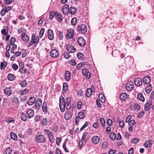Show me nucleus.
I'll list each match as a JSON object with an SVG mask.
<instances>
[{"label": "nucleus", "mask_w": 154, "mask_h": 154, "mask_svg": "<svg viewBox=\"0 0 154 154\" xmlns=\"http://www.w3.org/2000/svg\"><path fill=\"white\" fill-rule=\"evenodd\" d=\"M66 142L65 141L63 144V147L65 152H69V151H72L73 149V146L71 143H69L67 146H66Z\"/></svg>", "instance_id": "nucleus-1"}, {"label": "nucleus", "mask_w": 154, "mask_h": 154, "mask_svg": "<svg viewBox=\"0 0 154 154\" xmlns=\"http://www.w3.org/2000/svg\"><path fill=\"white\" fill-rule=\"evenodd\" d=\"M77 30L79 32H81L82 33H85L87 32V28L85 24H82L78 26Z\"/></svg>", "instance_id": "nucleus-2"}, {"label": "nucleus", "mask_w": 154, "mask_h": 154, "mask_svg": "<svg viewBox=\"0 0 154 154\" xmlns=\"http://www.w3.org/2000/svg\"><path fill=\"white\" fill-rule=\"evenodd\" d=\"M35 140L39 143H43L45 142L46 138L44 135H39L35 137Z\"/></svg>", "instance_id": "nucleus-3"}, {"label": "nucleus", "mask_w": 154, "mask_h": 154, "mask_svg": "<svg viewBox=\"0 0 154 154\" xmlns=\"http://www.w3.org/2000/svg\"><path fill=\"white\" fill-rule=\"evenodd\" d=\"M42 104V100L41 99L39 98L36 101L35 106L34 108L35 109L37 110L40 109Z\"/></svg>", "instance_id": "nucleus-4"}, {"label": "nucleus", "mask_w": 154, "mask_h": 154, "mask_svg": "<svg viewBox=\"0 0 154 154\" xmlns=\"http://www.w3.org/2000/svg\"><path fill=\"white\" fill-rule=\"evenodd\" d=\"M95 91L94 87L92 86L91 88H88L86 91V95L88 97H89Z\"/></svg>", "instance_id": "nucleus-5"}, {"label": "nucleus", "mask_w": 154, "mask_h": 154, "mask_svg": "<svg viewBox=\"0 0 154 154\" xmlns=\"http://www.w3.org/2000/svg\"><path fill=\"white\" fill-rule=\"evenodd\" d=\"M83 75L86 77L87 79H89L91 77V74L86 68H84L82 70Z\"/></svg>", "instance_id": "nucleus-6"}, {"label": "nucleus", "mask_w": 154, "mask_h": 154, "mask_svg": "<svg viewBox=\"0 0 154 154\" xmlns=\"http://www.w3.org/2000/svg\"><path fill=\"white\" fill-rule=\"evenodd\" d=\"M78 42L79 45L82 47L84 46L86 44V42L85 39L82 37H80L78 38Z\"/></svg>", "instance_id": "nucleus-7"}, {"label": "nucleus", "mask_w": 154, "mask_h": 154, "mask_svg": "<svg viewBox=\"0 0 154 154\" xmlns=\"http://www.w3.org/2000/svg\"><path fill=\"white\" fill-rule=\"evenodd\" d=\"M58 51L56 49H53L50 52V55L52 57H58Z\"/></svg>", "instance_id": "nucleus-8"}, {"label": "nucleus", "mask_w": 154, "mask_h": 154, "mask_svg": "<svg viewBox=\"0 0 154 154\" xmlns=\"http://www.w3.org/2000/svg\"><path fill=\"white\" fill-rule=\"evenodd\" d=\"M11 89L12 87H11L5 88L4 90V93L5 95L8 96H10L12 94Z\"/></svg>", "instance_id": "nucleus-9"}, {"label": "nucleus", "mask_w": 154, "mask_h": 154, "mask_svg": "<svg viewBox=\"0 0 154 154\" xmlns=\"http://www.w3.org/2000/svg\"><path fill=\"white\" fill-rule=\"evenodd\" d=\"M66 49L70 53H74L76 51V49L71 45H68L66 46Z\"/></svg>", "instance_id": "nucleus-10"}, {"label": "nucleus", "mask_w": 154, "mask_h": 154, "mask_svg": "<svg viewBox=\"0 0 154 154\" xmlns=\"http://www.w3.org/2000/svg\"><path fill=\"white\" fill-rule=\"evenodd\" d=\"M134 87L133 83L131 82H128L126 85V88L128 91H131Z\"/></svg>", "instance_id": "nucleus-11"}, {"label": "nucleus", "mask_w": 154, "mask_h": 154, "mask_svg": "<svg viewBox=\"0 0 154 154\" xmlns=\"http://www.w3.org/2000/svg\"><path fill=\"white\" fill-rule=\"evenodd\" d=\"M26 115L28 118L30 119L34 116V112L32 109H30L27 112Z\"/></svg>", "instance_id": "nucleus-12"}, {"label": "nucleus", "mask_w": 154, "mask_h": 154, "mask_svg": "<svg viewBox=\"0 0 154 154\" xmlns=\"http://www.w3.org/2000/svg\"><path fill=\"white\" fill-rule=\"evenodd\" d=\"M48 38L51 40H53L54 38L53 31L51 29H49L48 31Z\"/></svg>", "instance_id": "nucleus-13"}, {"label": "nucleus", "mask_w": 154, "mask_h": 154, "mask_svg": "<svg viewBox=\"0 0 154 154\" xmlns=\"http://www.w3.org/2000/svg\"><path fill=\"white\" fill-rule=\"evenodd\" d=\"M55 17L57 21L59 22H61L62 21V17L61 14L57 12H55Z\"/></svg>", "instance_id": "nucleus-14"}, {"label": "nucleus", "mask_w": 154, "mask_h": 154, "mask_svg": "<svg viewBox=\"0 0 154 154\" xmlns=\"http://www.w3.org/2000/svg\"><path fill=\"white\" fill-rule=\"evenodd\" d=\"M152 103V101L151 100L148 101L145 104L144 108L146 111H148L150 109Z\"/></svg>", "instance_id": "nucleus-15"}, {"label": "nucleus", "mask_w": 154, "mask_h": 154, "mask_svg": "<svg viewBox=\"0 0 154 154\" xmlns=\"http://www.w3.org/2000/svg\"><path fill=\"white\" fill-rule=\"evenodd\" d=\"M36 101V98L34 97H31L27 101V104L29 105H32Z\"/></svg>", "instance_id": "nucleus-16"}, {"label": "nucleus", "mask_w": 154, "mask_h": 154, "mask_svg": "<svg viewBox=\"0 0 154 154\" xmlns=\"http://www.w3.org/2000/svg\"><path fill=\"white\" fill-rule=\"evenodd\" d=\"M134 83L137 86H140L142 84V80L140 78H136L134 81Z\"/></svg>", "instance_id": "nucleus-17"}, {"label": "nucleus", "mask_w": 154, "mask_h": 154, "mask_svg": "<svg viewBox=\"0 0 154 154\" xmlns=\"http://www.w3.org/2000/svg\"><path fill=\"white\" fill-rule=\"evenodd\" d=\"M21 38L23 40L26 42H27L29 40V37L25 33L21 35Z\"/></svg>", "instance_id": "nucleus-18"}, {"label": "nucleus", "mask_w": 154, "mask_h": 154, "mask_svg": "<svg viewBox=\"0 0 154 154\" xmlns=\"http://www.w3.org/2000/svg\"><path fill=\"white\" fill-rule=\"evenodd\" d=\"M69 7L68 5H65L63 8V12L64 14H66L69 12Z\"/></svg>", "instance_id": "nucleus-19"}, {"label": "nucleus", "mask_w": 154, "mask_h": 154, "mask_svg": "<svg viewBox=\"0 0 154 154\" xmlns=\"http://www.w3.org/2000/svg\"><path fill=\"white\" fill-rule=\"evenodd\" d=\"M151 79L149 76L144 77L143 79V82L144 84H148L150 81Z\"/></svg>", "instance_id": "nucleus-20"}, {"label": "nucleus", "mask_w": 154, "mask_h": 154, "mask_svg": "<svg viewBox=\"0 0 154 154\" xmlns=\"http://www.w3.org/2000/svg\"><path fill=\"white\" fill-rule=\"evenodd\" d=\"M128 97V95L126 93H123L120 94L119 98L122 100H125Z\"/></svg>", "instance_id": "nucleus-21"}, {"label": "nucleus", "mask_w": 154, "mask_h": 154, "mask_svg": "<svg viewBox=\"0 0 154 154\" xmlns=\"http://www.w3.org/2000/svg\"><path fill=\"white\" fill-rule=\"evenodd\" d=\"M92 141L94 143L97 144L100 141V138L97 136H94L92 138Z\"/></svg>", "instance_id": "nucleus-22"}, {"label": "nucleus", "mask_w": 154, "mask_h": 154, "mask_svg": "<svg viewBox=\"0 0 154 154\" xmlns=\"http://www.w3.org/2000/svg\"><path fill=\"white\" fill-rule=\"evenodd\" d=\"M71 73L69 71H66L65 73V79L66 81H68L70 80Z\"/></svg>", "instance_id": "nucleus-23"}, {"label": "nucleus", "mask_w": 154, "mask_h": 154, "mask_svg": "<svg viewBox=\"0 0 154 154\" xmlns=\"http://www.w3.org/2000/svg\"><path fill=\"white\" fill-rule=\"evenodd\" d=\"M11 138L14 141H16L17 140V137L16 134L13 132L11 133Z\"/></svg>", "instance_id": "nucleus-24"}, {"label": "nucleus", "mask_w": 154, "mask_h": 154, "mask_svg": "<svg viewBox=\"0 0 154 154\" xmlns=\"http://www.w3.org/2000/svg\"><path fill=\"white\" fill-rule=\"evenodd\" d=\"M76 8L74 7H71L69 9V13L72 14H75L76 12Z\"/></svg>", "instance_id": "nucleus-25"}, {"label": "nucleus", "mask_w": 154, "mask_h": 154, "mask_svg": "<svg viewBox=\"0 0 154 154\" xmlns=\"http://www.w3.org/2000/svg\"><path fill=\"white\" fill-rule=\"evenodd\" d=\"M152 85L151 84H149L146 88L145 91L146 93H149L152 90Z\"/></svg>", "instance_id": "nucleus-26"}, {"label": "nucleus", "mask_w": 154, "mask_h": 154, "mask_svg": "<svg viewBox=\"0 0 154 154\" xmlns=\"http://www.w3.org/2000/svg\"><path fill=\"white\" fill-rule=\"evenodd\" d=\"M48 138L50 142L51 143H53L54 140V137L52 133L48 134Z\"/></svg>", "instance_id": "nucleus-27"}, {"label": "nucleus", "mask_w": 154, "mask_h": 154, "mask_svg": "<svg viewBox=\"0 0 154 154\" xmlns=\"http://www.w3.org/2000/svg\"><path fill=\"white\" fill-rule=\"evenodd\" d=\"M47 103L45 102H44L42 107V109L43 112L46 113L47 109Z\"/></svg>", "instance_id": "nucleus-28"}, {"label": "nucleus", "mask_w": 154, "mask_h": 154, "mask_svg": "<svg viewBox=\"0 0 154 154\" xmlns=\"http://www.w3.org/2000/svg\"><path fill=\"white\" fill-rule=\"evenodd\" d=\"M59 105L61 111L62 112L64 111L66 106L65 103H62L61 104L59 103Z\"/></svg>", "instance_id": "nucleus-29"}, {"label": "nucleus", "mask_w": 154, "mask_h": 154, "mask_svg": "<svg viewBox=\"0 0 154 154\" xmlns=\"http://www.w3.org/2000/svg\"><path fill=\"white\" fill-rule=\"evenodd\" d=\"M72 116L70 112H66L64 115V118L66 120H69L71 119Z\"/></svg>", "instance_id": "nucleus-30"}, {"label": "nucleus", "mask_w": 154, "mask_h": 154, "mask_svg": "<svg viewBox=\"0 0 154 154\" xmlns=\"http://www.w3.org/2000/svg\"><path fill=\"white\" fill-rule=\"evenodd\" d=\"M152 142L151 140H148L146 141L144 144V146L145 147H149L151 146Z\"/></svg>", "instance_id": "nucleus-31"}, {"label": "nucleus", "mask_w": 154, "mask_h": 154, "mask_svg": "<svg viewBox=\"0 0 154 154\" xmlns=\"http://www.w3.org/2000/svg\"><path fill=\"white\" fill-rule=\"evenodd\" d=\"M20 117L21 120L24 121H26L27 119V118L28 117H27V116L25 114L22 113L20 115Z\"/></svg>", "instance_id": "nucleus-32"}, {"label": "nucleus", "mask_w": 154, "mask_h": 154, "mask_svg": "<svg viewBox=\"0 0 154 154\" xmlns=\"http://www.w3.org/2000/svg\"><path fill=\"white\" fill-rule=\"evenodd\" d=\"M8 78L9 80L12 81L15 79L16 77L12 74H9L8 75Z\"/></svg>", "instance_id": "nucleus-33"}, {"label": "nucleus", "mask_w": 154, "mask_h": 154, "mask_svg": "<svg viewBox=\"0 0 154 154\" xmlns=\"http://www.w3.org/2000/svg\"><path fill=\"white\" fill-rule=\"evenodd\" d=\"M99 100L101 102L103 103L105 102V98L103 94H100L99 95Z\"/></svg>", "instance_id": "nucleus-34"}, {"label": "nucleus", "mask_w": 154, "mask_h": 154, "mask_svg": "<svg viewBox=\"0 0 154 154\" xmlns=\"http://www.w3.org/2000/svg\"><path fill=\"white\" fill-rule=\"evenodd\" d=\"M137 98L142 101H144L145 100L144 98L142 93H138L137 94Z\"/></svg>", "instance_id": "nucleus-35"}, {"label": "nucleus", "mask_w": 154, "mask_h": 154, "mask_svg": "<svg viewBox=\"0 0 154 154\" xmlns=\"http://www.w3.org/2000/svg\"><path fill=\"white\" fill-rule=\"evenodd\" d=\"M5 121L9 123H14L15 122L14 119L12 117L6 118L5 119Z\"/></svg>", "instance_id": "nucleus-36"}, {"label": "nucleus", "mask_w": 154, "mask_h": 154, "mask_svg": "<svg viewBox=\"0 0 154 154\" xmlns=\"http://www.w3.org/2000/svg\"><path fill=\"white\" fill-rule=\"evenodd\" d=\"M109 137L111 140H114L116 139V135L114 133L111 132L109 134Z\"/></svg>", "instance_id": "nucleus-37"}, {"label": "nucleus", "mask_w": 154, "mask_h": 154, "mask_svg": "<svg viewBox=\"0 0 154 154\" xmlns=\"http://www.w3.org/2000/svg\"><path fill=\"white\" fill-rule=\"evenodd\" d=\"M48 123V121L47 119L46 118L43 119L41 124L44 126H46L47 125Z\"/></svg>", "instance_id": "nucleus-38"}, {"label": "nucleus", "mask_w": 154, "mask_h": 154, "mask_svg": "<svg viewBox=\"0 0 154 154\" xmlns=\"http://www.w3.org/2000/svg\"><path fill=\"white\" fill-rule=\"evenodd\" d=\"M77 56L79 59L81 60L83 59L84 57V55L81 52H79L78 53Z\"/></svg>", "instance_id": "nucleus-39"}, {"label": "nucleus", "mask_w": 154, "mask_h": 154, "mask_svg": "<svg viewBox=\"0 0 154 154\" xmlns=\"http://www.w3.org/2000/svg\"><path fill=\"white\" fill-rule=\"evenodd\" d=\"M85 114L82 112H79L78 113V116L79 119H82L85 117Z\"/></svg>", "instance_id": "nucleus-40"}, {"label": "nucleus", "mask_w": 154, "mask_h": 154, "mask_svg": "<svg viewBox=\"0 0 154 154\" xmlns=\"http://www.w3.org/2000/svg\"><path fill=\"white\" fill-rule=\"evenodd\" d=\"M12 152V150L10 148L7 149L4 152V154H11Z\"/></svg>", "instance_id": "nucleus-41"}, {"label": "nucleus", "mask_w": 154, "mask_h": 154, "mask_svg": "<svg viewBox=\"0 0 154 154\" xmlns=\"http://www.w3.org/2000/svg\"><path fill=\"white\" fill-rule=\"evenodd\" d=\"M68 85L67 83H64L63 84V90L65 92H66L68 89Z\"/></svg>", "instance_id": "nucleus-42"}, {"label": "nucleus", "mask_w": 154, "mask_h": 154, "mask_svg": "<svg viewBox=\"0 0 154 154\" xmlns=\"http://www.w3.org/2000/svg\"><path fill=\"white\" fill-rule=\"evenodd\" d=\"M58 36L60 40H62L63 39V34L62 31H59L58 32Z\"/></svg>", "instance_id": "nucleus-43"}, {"label": "nucleus", "mask_w": 154, "mask_h": 154, "mask_svg": "<svg viewBox=\"0 0 154 154\" xmlns=\"http://www.w3.org/2000/svg\"><path fill=\"white\" fill-rule=\"evenodd\" d=\"M101 123L103 128H105V127L106 122L104 119L102 118L100 119Z\"/></svg>", "instance_id": "nucleus-44"}, {"label": "nucleus", "mask_w": 154, "mask_h": 154, "mask_svg": "<svg viewBox=\"0 0 154 154\" xmlns=\"http://www.w3.org/2000/svg\"><path fill=\"white\" fill-rule=\"evenodd\" d=\"M22 87H25L27 85V82L26 80H23L20 83Z\"/></svg>", "instance_id": "nucleus-45"}, {"label": "nucleus", "mask_w": 154, "mask_h": 154, "mask_svg": "<svg viewBox=\"0 0 154 154\" xmlns=\"http://www.w3.org/2000/svg\"><path fill=\"white\" fill-rule=\"evenodd\" d=\"M85 63L84 62H81L79 63L77 66V68L78 69H80V68L83 67L85 65Z\"/></svg>", "instance_id": "nucleus-46"}, {"label": "nucleus", "mask_w": 154, "mask_h": 154, "mask_svg": "<svg viewBox=\"0 0 154 154\" xmlns=\"http://www.w3.org/2000/svg\"><path fill=\"white\" fill-rule=\"evenodd\" d=\"M77 22V19L75 17L73 18L71 20V24L75 26V25Z\"/></svg>", "instance_id": "nucleus-47"}, {"label": "nucleus", "mask_w": 154, "mask_h": 154, "mask_svg": "<svg viewBox=\"0 0 154 154\" xmlns=\"http://www.w3.org/2000/svg\"><path fill=\"white\" fill-rule=\"evenodd\" d=\"M139 141V140L138 138H134L131 141V143L134 144H136Z\"/></svg>", "instance_id": "nucleus-48"}, {"label": "nucleus", "mask_w": 154, "mask_h": 154, "mask_svg": "<svg viewBox=\"0 0 154 154\" xmlns=\"http://www.w3.org/2000/svg\"><path fill=\"white\" fill-rule=\"evenodd\" d=\"M77 105L78 108L79 109H80L82 105V103L81 101L79 100L78 102Z\"/></svg>", "instance_id": "nucleus-49"}, {"label": "nucleus", "mask_w": 154, "mask_h": 154, "mask_svg": "<svg viewBox=\"0 0 154 154\" xmlns=\"http://www.w3.org/2000/svg\"><path fill=\"white\" fill-rule=\"evenodd\" d=\"M12 101L16 103L17 104L19 103V99L17 97H14L12 99Z\"/></svg>", "instance_id": "nucleus-50"}, {"label": "nucleus", "mask_w": 154, "mask_h": 154, "mask_svg": "<svg viewBox=\"0 0 154 154\" xmlns=\"http://www.w3.org/2000/svg\"><path fill=\"white\" fill-rule=\"evenodd\" d=\"M45 31V29L44 28H42L41 29L40 32H39V36L40 38H42V36L44 34Z\"/></svg>", "instance_id": "nucleus-51"}, {"label": "nucleus", "mask_w": 154, "mask_h": 154, "mask_svg": "<svg viewBox=\"0 0 154 154\" xmlns=\"http://www.w3.org/2000/svg\"><path fill=\"white\" fill-rule=\"evenodd\" d=\"M6 64H5V63L3 62L1 63L0 64V68L1 69H2L4 67H5L6 66L7 63L6 62H5Z\"/></svg>", "instance_id": "nucleus-52"}, {"label": "nucleus", "mask_w": 154, "mask_h": 154, "mask_svg": "<svg viewBox=\"0 0 154 154\" xmlns=\"http://www.w3.org/2000/svg\"><path fill=\"white\" fill-rule=\"evenodd\" d=\"M62 103H65V102L64 98L62 96H61L59 98V103L61 104Z\"/></svg>", "instance_id": "nucleus-53"}, {"label": "nucleus", "mask_w": 154, "mask_h": 154, "mask_svg": "<svg viewBox=\"0 0 154 154\" xmlns=\"http://www.w3.org/2000/svg\"><path fill=\"white\" fill-rule=\"evenodd\" d=\"M50 19H52L53 18V17L55 16V12H54L53 11H51L50 12Z\"/></svg>", "instance_id": "nucleus-54"}, {"label": "nucleus", "mask_w": 154, "mask_h": 154, "mask_svg": "<svg viewBox=\"0 0 154 154\" xmlns=\"http://www.w3.org/2000/svg\"><path fill=\"white\" fill-rule=\"evenodd\" d=\"M107 124L109 126H111L112 125V122L110 119H108L107 121Z\"/></svg>", "instance_id": "nucleus-55"}, {"label": "nucleus", "mask_w": 154, "mask_h": 154, "mask_svg": "<svg viewBox=\"0 0 154 154\" xmlns=\"http://www.w3.org/2000/svg\"><path fill=\"white\" fill-rule=\"evenodd\" d=\"M28 91V90L26 88L23 91H21L20 92L21 93V95H24L25 94H26Z\"/></svg>", "instance_id": "nucleus-56"}, {"label": "nucleus", "mask_w": 154, "mask_h": 154, "mask_svg": "<svg viewBox=\"0 0 154 154\" xmlns=\"http://www.w3.org/2000/svg\"><path fill=\"white\" fill-rule=\"evenodd\" d=\"M21 74L25 73L26 72V69L24 68L20 69L19 70Z\"/></svg>", "instance_id": "nucleus-57"}, {"label": "nucleus", "mask_w": 154, "mask_h": 154, "mask_svg": "<svg viewBox=\"0 0 154 154\" xmlns=\"http://www.w3.org/2000/svg\"><path fill=\"white\" fill-rule=\"evenodd\" d=\"M64 55L65 58L66 59H68L70 57L69 54L67 52H65Z\"/></svg>", "instance_id": "nucleus-58"}, {"label": "nucleus", "mask_w": 154, "mask_h": 154, "mask_svg": "<svg viewBox=\"0 0 154 154\" xmlns=\"http://www.w3.org/2000/svg\"><path fill=\"white\" fill-rule=\"evenodd\" d=\"M39 37L38 36L33 41L34 43H36L37 44L39 41Z\"/></svg>", "instance_id": "nucleus-59"}, {"label": "nucleus", "mask_w": 154, "mask_h": 154, "mask_svg": "<svg viewBox=\"0 0 154 154\" xmlns=\"http://www.w3.org/2000/svg\"><path fill=\"white\" fill-rule=\"evenodd\" d=\"M119 125L121 128H123L124 126V121L122 120H120L119 121Z\"/></svg>", "instance_id": "nucleus-60"}, {"label": "nucleus", "mask_w": 154, "mask_h": 154, "mask_svg": "<svg viewBox=\"0 0 154 154\" xmlns=\"http://www.w3.org/2000/svg\"><path fill=\"white\" fill-rule=\"evenodd\" d=\"M136 123L135 122L134 120H131L129 122L128 124L129 125L132 126Z\"/></svg>", "instance_id": "nucleus-61"}, {"label": "nucleus", "mask_w": 154, "mask_h": 154, "mask_svg": "<svg viewBox=\"0 0 154 154\" xmlns=\"http://www.w3.org/2000/svg\"><path fill=\"white\" fill-rule=\"evenodd\" d=\"M12 68L14 70H16L18 68V66L16 64L14 63L12 65Z\"/></svg>", "instance_id": "nucleus-62"}, {"label": "nucleus", "mask_w": 154, "mask_h": 154, "mask_svg": "<svg viewBox=\"0 0 154 154\" xmlns=\"http://www.w3.org/2000/svg\"><path fill=\"white\" fill-rule=\"evenodd\" d=\"M65 107H66V108L67 110H69V109H70L71 107V105L70 103H66Z\"/></svg>", "instance_id": "nucleus-63"}, {"label": "nucleus", "mask_w": 154, "mask_h": 154, "mask_svg": "<svg viewBox=\"0 0 154 154\" xmlns=\"http://www.w3.org/2000/svg\"><path fill=\"white\" fill-rule=\"evenodd\" d=\"M16 39L15 38L12 37L11 38L10 41V44L11 45H13Z\"/></svg>", "instance_id": "nucleus-64"}]
</instances>
